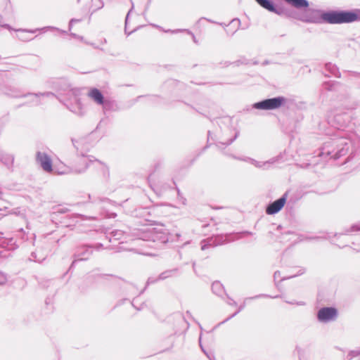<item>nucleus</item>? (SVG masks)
I'll return each mask as SVG.
<instances>
[{"label": "nucleus", "instance_id": "nucleus-1", "mask_svg": "<svg viewBox=\"0 0 360 360\" xmlns=\"http://www.w3.org/2000/svg\"><path fill=\"white\" fill-rule=\"evenodd\" d=\"M357 18V15L353 12H332L324 15V19L332 24L352 22Z\"/></svg>", "mask_w": 360, "mask_h": 360}, {"label": "nucleus", "instance_id": "nucleus-2", "mask_svg": "<svg viewBox=\"0 0 360 360\" xmlns=\"http://www.w3.org/2000/svg\"><path fill=\"white\" fill-rule=\"evenodd\" d=\"M284 101L282 97H277L264 100L254 104V108L262 110H274L281 106Z\"/></svg>", "mask_w": 360, "mask_h": 360}, {"label": "nucleus", "instance_id": "nucleus-3", "mask_svg": "<svg viewBox=\"0 0 360 360\" xmlns=\"http://www.w3.org/2000/svg\"><path fill=\"white\" fill-rule=\"evenodd\" d=\"M338 316V311L333 307H323L318 312L319 321L327 323L334 321Z\"/></svg>", "mask_w": 360, "mask_h": 360}, {"label": "nucleus", "instance_id": "nucleus-4", "mask_svg": "<svg viewBox=\"0 0 360 360\" xmlns=\"http://www.w3.org/2000/svg\"><path fill=\"white\" fill-rule=\"evenodd\" d=\"M286 201V198L285 196L279 198L278 200L274 201L273 203L269 205L266 209V213L268 214H274L278 212L284 206Z\"/></svg>", "mask_w": 360, "mask_h": 360}, {"label": "nucleus", "instance_id": "nucleus-5", "mask_svg": "<svg viewBox=\"0 0 360 360\" xmlns=\"http://www.w3.org/2000/svg\"><path fill=\"white\" fill-rule=\"evenodd\" d=\"M37 161L41 165L42 168L46 172L52 171V162L51 158L43 153H38Z\"/></svg>", "mask_w": 360, "mask_h": 360}, {"label": "nucleus", "instance_id": "nucleus-6", "mask_svg": "<svg viewBox=\"0 0 360 360\" xmlns=\"http://www.w3.org/2000/svg\"><path fill=\"white\" fill-rule=\"evenodd\" d=\"M89 96L98 104L103 103V96L101 92L97 89H92L89 93Z\"/></svg>", "mask_w": 360, "mask_h": 360}, {"label": "nucleus", "instance_id": "nucleus-7", "mask_svg": "<svg viewBox=\"0 0 360 360\" xmlns=\"http://www.w3.org/2000/svg\"><path fill=\"white\" fill-rule=\"evenodd\" d=\"M17 32H18V34L17 35L18 38L21 40H23V41H27V40L31 39L32 37L30 35H32L34 33V30H17Z\"/></svg>", "mask_w": 360, "mask_h": 360}, {"label": "nucleus", "instance_id": "nucleus-8", "mask_svg": "<svg viewBox=\"0 0 360 360\" xmlns=\"http://www.w3.org/2000/svg\"><path fill=\"white\" fill-rule=\"evenodd\" d=\"M261 6H262L264 8L271 11L277 13L276 8H274V6L273 3L270 0H255Z\"/></svg>", "mask_w": 360, "mask_h": 360}, {"label": "nucleus", "instance_id": "nucleus-9", "mask_svg": "<svg viewBox=\"0 0 360 360\" xmlns=\"http://www.w3.org/2000/svg\"><path fill=\"white\" fill-rule=\"evenodd\" d=\"M288 4H291L297 8H307L309 3L307 0H285Z\"/></svg>", "mask_w": 360, "mask_h": 360}, {"label": "nucleus", "instance_id": "nucleus-10", "mask_svg": "<svg viewBox=\"0 0 360 360\" xmlns=\"http://www.w3.org/2000/svg\"><path fill=\"white\" fill-rule=\"evenodd\" d=\"M92 4L93 10L100 8L103 6V3L101 0H92Z\"/></svg>", "mask_w": 360, "mask_h": 360}, {"label": "nucleus", "instance_id": "nucleus-11", "mask_svg": "<svg viewBox=\"0 0 360 360\" xmlns=\"http://www.w3.org/2000/svg\"><path fill=\"white\" fill-rule=\"evenodd\" d=\"M68 169H56V172L59 174H64L68 173Z\"/></svg>", "mask_w": 360, "mask_h": 360}, {"label": "nucleus", "instance_id": "nucleus-12", "mask_svg": "<svg viewBox=\"0 0 360 360\" xmlns=\"http://www.w3.org/2000/svg\"><path fill=\"white\" fill-rule=\"evenodd\" d=\"M220 287H221V284L219 283H214L212 285L213 289L215 288H220Z\"/></svg>", "mask_w": 360, "mask_h": 360}, {"label": "nucleus", "instance_id": "nucleus-13", "mask_svg": "<svg viewBox=\"0 0 360 360\" xmlns=\"http://www.w3.org/2000/svg\"><path fill=\"white\" fill-rule=\"evenodd\" d=\"M0 276H2V275H1V274H0Z\"/></svg>", "mask_w": 360, "mask_h": 360}]
</instances>
